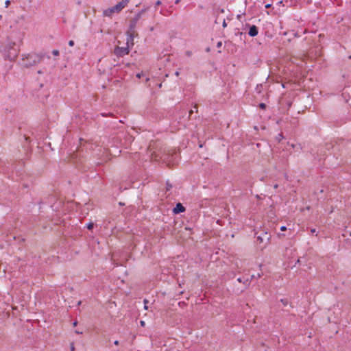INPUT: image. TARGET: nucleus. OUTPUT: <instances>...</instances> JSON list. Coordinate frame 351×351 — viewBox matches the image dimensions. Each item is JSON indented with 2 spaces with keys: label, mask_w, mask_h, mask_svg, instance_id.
Listing matches in <instances>:
<instances>
[{
  "label": "nucleus",
  "mask_w": 351,
  "mask_h": 351,
  "mask_svg": "<svg viewBox=\"0 0 351 351\" xmlns=\"http://www.w3.org/2000/svg\"><path fill=\"white\" fill-rule=\"evenodd\" d=\"M126 5L125 1L121 0L114 6L104 10L103 14L105 16L111 17L113 14L119 13Z\"/></svg>",
  "instance_id": "1"
},
{
  "label": "nucleus",
  "mask_w": 351,
  "mask_h": 351,
  "mask_svg": "<svg viewBox=\"0 0 351 351\" xmlns=\"http://www.w3.org/2000/svg\"><path fill=\"white\" fill-rule=\"evenodd\" d=\"M114 52L117 56H123L128 54L130 52V49H129L128 47H117L115 49Z\"/></svg>",
  "instance_id": "2"
},
{
  "label": "nucleus",
  "mask_w": 351,
  "mask_h": 351,
  "mask_svg": "<svg viewBox=\"0 0 351 351\" xmlns=\"http://www.w3.org/2000/svg\"><path fill=\"white\" fill-rule=\"evenodd\" d=\"M18 56V51L12 49L7 54V58L10 60H14Z\"/></svg>",
  "instance_id": "3"
},
{
  "label": "nucleus",
  "mask_w": 351,
  "mask_h": 351,
  "mask_svg": "<svg viewBox=\"0 0 351 351\" xmlns=\"http://www.w3.org/2000/svg\"><path fill=\"white\" fill-rule=\"evenodd\" d=\"M184 207L180 203H178L173 208V211L174 213L178 214L184 212Z\"/></svg>",
  "instance_id": "4"
},
{
  "label": "nucleus",
  "mask_w": 351,
  "mask_h": 351,
  "mask_svg": "<svg viewBox=\"0 0 351 351\" xmlns=\"http://www.w3.org/2000/svg\"><path fill=\"white\" fill-rule=\"evenodd\" d=\"M250 36H256L258 34V29L255 25H252L250 27V30L248 32Z\"/></svg>",
  "instance_id": "5"
},
{
  "label": "nucleus",
  "mask_w": 351,
  "mask_h": 351,
  "mask_svg": "<svg viewBox=\"0 0 351 351\" xmlns=\"http://www.w3.org/2000/svg\"><path fill=\"white\" fill-rule=\"evenodd\" d=\"M93 228V223H90L87 225V228L89 229V230H91L92 228Z\"/></svg>",
  "instance_id": "6"
},
{
  "label": "nucleus",
  "mask_w": 351,
  "mask_h": 351,
  "mask_svg": "<svg viewBox=\"0 0 351 351\" xmlns=\"http://www.w3.org/2000/svg\"><path fill=\"white\" fill-rule=\"evenodd\" d=\"M69 45L70 47H73V46L74 45V42H73V40H70V41L69 42Z\"/></svg>",
  "instance_id": "7"
},
{
  "label": "nucleus",
  "mask_w": 351,
  "mask_h": 351,
  "mask_svg": "<svg viewBox=\"0 0 351 351\" xmlns=\"http://www.w3.org/2000/svg\"><path fill=\"white\" fill-rule=\"evenodd\" d=\"M143 75V73H140L136 74V77L138 78H141Z\"/></svg>",
  "instance_id": "8"
},
{
  "label": "nucleus",
  "mask_w": 351,
  "mask_h": 351,
  "mask_svg": "<svg viewBox=\"0 0 351 351\" xmlns=\"http://www.w3.org/2000/svg\"><path fill=\"white\" fill-rule=\"evenodd\" d=\"M280 230H281L282 231H285V230H287V227H286V226H281V227H280Z\"/></svg>",
  "instance_id": "9"
},
{
  "label": "nucleus",
  "mask_w": 351,
  "mask_h": 351,
  "mask_svg": "<svg viewBox=\"0 0 351 351\" xmlns=\"http://www.w3.org/2000/svg\"><path fill=\"white\" fill-rule=\"evenodd\" d=\"M5 6H6V7H8V5H10V1L7 0V1H5Z\"/></svg>",
  "instance_id": "10"
},
{
  "label": "nucleus",
  "mask_w": 351,
  "mask_h": 351,
  "mask_svg": "<svg viewBox=\"0 0 351 351\" xmlns=\"http://www.w3.org/2000/svg\"><path fill=\"white\" fill-rule=\"evenodd\" d=\"M281 302H282V304L286 306L287 304V302L284 300H281Z\"/></svg>",
  "instance_id": "11"
},
{
  "label": "nucleus",
  "mask_w": 351,
  "mask_h": 351,
  "mask_svg": "<svg viewBox=\"0 0 351 351\" xmlns=\"http://www.w3.org/2000/svg\"><path fill=\"white\" fill-rule=\"evenodd\" d=\"M141 326H144L145 325V322L144 321L140 322Z\"/></svg>",
  "instance_id": "12"
},
{
  "label": "nucleus",
  "mask_w": 351,
  "mask_h": 351,
  "mask_svg": "<svg viewBox=\"0 0 351 351\" xmlns=\"http://www.w3.org/2000/svg\"><path fill=\"white\" fill-rule=\"evenodd\" d=\"M261 108H264L265 107V105L264 104H260Z\"/></svg>",
  "instance_id": "13"
},
{
  "label": "nucleus",
  "mask_w": 351,
  "mask_h": 351,
  "mask_svg": "<svg viewBox=\"0 0 351 351\" xmlns=\"http://www.w3.org/2000/svg\"><path fill=\"white\" fill-rule=\"evenodd\" d=\"M53 53L54 55H58V51H53Z\"/></svg>",
  "instance_id": "14"
},
{
  "label": "nucleus",
  "mask_w": 351,
  "mask_h": 351,
  "mask_svg": "<svg viewBox=\"0 0 351 351\" xmlns=\"http://www.w3.org/2000/svg\"><path fill=\"white\" fill-rule=\"evenodd\" d=\"M123 1H125V4L128 5V3H129L130 0H123Z\"/></svg>",
  "instance_id": "15"
},
{
  "label": "nucleus",
  "mask_w": 351,
  "mask_h": 351,
  "mask_svg": "<svg viewBox=\"0 0 351 351\" xmlns=\"http://www.w3.org/2000/svg\"><path fill=\"white\" fill-rule=\"evenodd\" d=\"M175 74H176V76H178L179 75V72L176 71Z\"/></svg>",
  "instance_id": "16"
},
{
  "label": "nucleus",
  "mask_w": 351,
  "mask_h": 351,
  "mask_svg": "<svg viewBox=\"0 0 351 351\" xmlns=\"http://www.w3.org/2000/svg\"><path fill=\"white\" fill-rule=\"evenodd\" d=\"M270 5H271L270 4H267V5H266V6H265V7H266V8H269V7H270Z\"/></svg>",
  "instance_id": "17"
},
{
  "label": "nucleus",
  "mask_w": 351,
  "mask_h": 351,
  "mask_svg": "<svg viewBox=\"0 0 351 351\" xmlns=\"http://www.w3.org/2000/svg\"><path fill=\"white\" fill-rule=\"evenodd\" d=\"M223 27H226V23H225V22H223Z\"/></svg>",
  "instance_id": "18"
},
{
  "label": "nucleus",
  "mask_w": 351,
  "mask_h": 351,
  "mask_svg": "<svg viewBox=\"0 0 351 351\" xmlns=\"http://www.w3.org/2000/svg\"><path fill=\"white\" fill-rule=\"evenodd\" d=\"M315 232V229L311 230V232H313H313Z\"/></svg>",
  "instance_id": "19"
},
{
  "label": "nucleus",
  "mask_w": 351,
  "mask_h": 351,
  "mask_svg": "<svg viewBox=\"0 0 351 351\" xmlns=\"http://www.w3.org/2000/svg\"><path fill=\"white\" fill-rule=\"evenodd\" d=\"M71 350H72V351H73V350H74V347H73V346H72V347H71Z\"/></svg>",
  "instance_id": "20"
},
{
  "label": "nucleus",
  "mask_w": 351,
  "mask_h": 351,
  "mask_svg": "<svg viewBox=\"0 0 351 351\" xmlns=\"http://www.w3.org/2000/svg\"><path fill=\"white\" fill-rule=\"evenodd\" d=\"M180 1V0H176V3H178Z\"/></svg>",
  "instance_id": "21"
}]
</instances>
